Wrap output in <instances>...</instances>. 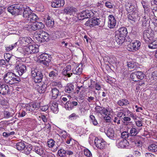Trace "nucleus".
Listing matches in <instances>:
<instances>
[{
  "mask_svg": "<svg viewBox=\"0 0 157 157\" xmlns=\"http://www.w3.org/2000/svg\"><path fill=\"white\" fill-rule=\"evenodd\" d=\"M23 17L25 22L29 23L25 26L27 30L31 31H35L37 29H42L44 27V25L41 22H34L38 17L34 13H32V10L29 8H25L24 9Z\"/></svg>",
  "mask_w": 157,
  "mask_h": 157,
  "instance_id": "nucleus-1",
  "label": "nucleus"
},
{
  "mask_svg": "<svg viewBox=\"0 0 157 157\" xmlns=\"http://www.w3.org/2000/svg\"><path fill=\"white\" fill-rule=\"evenodd\" d=\"M128 33L127 29L124 27L119 28L115 31V38L119 45L121 44L125 41Z\"/></svg>",
  "mask_w": 157,
  "mask_h": 157,
  "instance_id": "nucleus-2",
  "label": "nucleus"
},
{
  "mask_svg": "<svg viewBox=\"0 0 157 157\" xmlns=\"http://www.w3.org/2000/svg\"><path fill=\"white\" fill-rule=\"evenodd\" d=\"M3 79L5 83L10 85L18 83L20 81L18 76L11 72L6 73L3 76Z\"/></svg>",
  "mask_w": 157,
  "mask_h": 157,
  "instance_id": "nucleus-3",
  "label": "nucleus"
},
{
  "mask_svg": "<svg viewBox=\"0 0 157 157\" xmlns=\"http://www.w3.org/2000/svg\"><path fill=\"white\" fill-rule=\"evenodd\" d=\"M23 49V54L27 56L30 54L36 53L39 52L38 47L35 44H31L28 47L25 46Z\"/></svg>",
  "mask_w": 157,
  "mask_h": 157,
  "instance_id": "nucleus-4",
  "label": "nucleus"
},
{
  "mask_svg": "<svg viewBox=\"0 0 157 157\" xmlns=\"http://www.w3.org/2000/svg\"><path fill=\"white\" fill-rule=\"evenodd\" d=\"M31 75L33 78L36 83H39L42 81L43 75L42 73L36 68H33L31 69Z\"/></svg>",
  "mask_w": 157,
  "mask_h": 157,
  "instance_id": "nucleus-5",
  "label": "nucleus"
},
{
  "mask_svg": "<svg viewBox=\"0 0 157 157\" xmlns=\"http://www.w3.org/2000/svg\"><path fill=\"white\" fill-rule=\"evenodd\" d=\"M51 56L46 53H44L39 56V59L40 63L46 66H48L51 61Z\"/></svg>",
  "mask_w": 157,
  "mask_h": 157,
  "instance_id": "nucleus-6",
  "label": "nucleus"
},
{
  "mask_svg": "<svg viewBox=\"0 0 157 157\" xmlns=\"http://www.w3.org/2000/svg\"><path fill=\"white\" fill-rule=\"evenodd\" d=\"M50 36V35L46 32L41 31L40 33L36 35V38L39 42H42L45 41H48Z\"/></svg>",
  "mask_w": 157,
  "mask_h": 157,
  "instance_id": "nucleus-7",
  "label": "nucleus"
},
{
  "mask_svg": "<svg viewBox=\"0 0 157 157\" xmlns=\"http://www.w3.org/2000/svg\"><path fill=\"white\" fill-rule=\"evenodd\" d=\"M94 15V13L91 10H86L82 11L78 15V18L79 20H82L92 17Z\"/></svg>",
  "mask_w": 157,
  "mask_h": 157,
  "instance_id": "nucleus-8",
  "label": "nucleus"
},
{
  "mask_svg": "<svg viewBox=\"0 0 157 157\" xmlns=\"http://www.w3.org/2000/svg\"><path fill=\"white\" fill-rule=\"evenodd\" d=\"M101 22V19L94 17L92 19H89L85 23V25L87 26L93 27L94 26L99 25Z\"/></svg>",
  "mask_w": 157,
  "mask_h": 157,
  "instance_id": "nucleus-9",
  "label": "nucleus"
},
{
  "mask_svg": "<svg viewBox=\"0 0 157 157\" xmlns=\"http://www.w3.org/2000/svg\"><path fill=\"white\" fill-rule=\"evenodd\" d=\"M129 143L125 139L119 138L116 140V146L119 148H127L129 147Z\"/></svg>",
  "mask_w": 157,
  "mask_h": 157,
  "instance_id": "nucleus-10",
  "label": "nucleus"
},
{
  "mask_svg": "<svg viewBox=\"0 0 157 157\" xmlns=\"http://www.w3.org/2000/svg\"><path fill=\"white\" fill-rule=\"evenodd\" d=\"M141 45V43L139 40H136L133 42H130L127 46V50L131 52L138 50Z\"/></svg>",
  "mask_w": 157,
  "mask_h": 157,
  "instance_id": "nucleus-11",
  "label": "nucleus"
},
{
  "mask_svg": "<svg viewBox=\"0 0 157 157\" xmlns=\"http://www.w3.org/2000/svg\"><path fill=\"white\" fill-rule=\"evenodd\" d=\"M142 38L146 42H148L153 38V33L151 31L145 30L143 32Z\"/></svg>",
  "mask_w": 157,
  "mask_h": 157,
  "instance_id": "nucleus-12",
  "label": "nucleus"
},
{
  "mask_svg": "<svg viewBox=\"0 0 157 157\" xmlns=\"http://www.w3.org/2000/svg\"><path fill=\"white\" fill-rule=\"evenodd\" d=\"M15 69L19 75L20 76L22 75L26 71V68L25 65L21 63H17L15 66Z\"/></svg>",
  "mask_w": 157,
  "mask_h": 157,
  "instance_id": "nucleus-13",
  "label": "nucleus"
},
{
  "mask_svg": "<svg viewBox=\"0 0 157 157\" xmlns=\"http://www.w3.org/2000/svg\"><path fill=\"white\" fill-rule=\"evenodd\" d=\"M21 9V8L19 4L12 5L7 8L8 11L12 14H18L19 11Z\"/></svg>",
  "mask_w": 157,
  "mask_h": 157,
  "instance_id": "nucleus-14",
  "label": "nucleus"
},
{
  "mask_svg": "<svg viewBox=\"0 0 157 157\" xmlns=\"http://www.w3.org/2000/svg\"><path fill=\"white\" fill-rule=\"evenodd\" d=\"M10 90L8 85L0 83V94L2 95H6L10 93Z\"/></svg>",
  "mask_w": 157,
  "mask_h": 157,
  "instance_id": "nucleus-15",
  "label": "nucleus"
},
{
  "mask_svg": "<svg viewBox=\"0 0 157 157\" xmlns=\"http://www.w3.org/2000/svg\"><path fill=\"white\" fill-rule=\"evenodd\" d=\"M94 144L96 147L99 149H102L105 147V142L102 139H99L96 138L94 140Z\"/></svg>",
  "mask_w": 157,
  "mask_h": 157,
  "instance_id": "nucleus-16",
  "label": "nucleus"
},
{
  "mask_svg": "<svg viewBox=\"0 0 157 157\" xmlns=\"http://www.w3.org/2000/svg\"><path fill=\"white\" fill-rule=\"evenodd\" d=\"M108 27L111 29L114 28L116 24V20L115 18L113 15H110L108 16Z\"/></svg>",
  "mask_w": 157,
  "mask_h": 157,
  "instance_id": "nucleus-17",
  "label": "nucleus"
},
{
  "mask_svg": "<svg viewBox=\"0 0 157 157\" xmlns=\"http://www.w3.org/2000/svg\"><path fill=\"white\" fill-rule=\"evenodd\" d=\"M77 11L76 9L73 6H69L66 7L63 10V13L66 14L73 15Z\"/></svg>",
  "mask_w": 157,
  "mask_h": 157,
  "instance_id": "nucleus-18",
  "label": "nucleus"
},
{
  "mask_svg": "<svg viewBox=\"0 0 157 157\" xmlns=\"http://www.w3.org/2000/svg\"><path fill=\"white\" fill-rule=\"evenodd\" d=\"M64 4V0H54L51 3V6L53 8H59L63 6Z\"/></svg>",
  "mask_w": 157,
  "mask_h": 157,
  "instance_id": "nucleus-19",
  "label": "nucleus"
},
{
  "mask_svg": "<svg viewBox=\"0 0 157 157\" xmlns=\"http://www.w3.org/2000/svg\"><path fill=\"white\" fill-rule=\"evenodd\" d=\"M32 40L30 37H23L19 38L18 42L21 44V45L24 44H28L31 43Z\"/></svg>",
  "mask_w": 157,
  "mask_h": 157,
  "instance_id": "nucleus-20",
  "label": "nucleus"
},
{
  "mask_svg": "<svg viewBox=\"0 0 157 157\" xmlns=\"http://www.w3.org/2000/svg\"><path fill=\"white\" fill-rule=\"evenodd\" d=\"M71 70V65H67L66 67L63 69L62 74L63 75L70 77L72 75V72L70 73Z\"/></svg>",
  "mask_w": 157,
  "mask_h": 157,
  "instance_id": "nucleus-21",
  "label": "nucleus"
},
{
  "mask_svg": "<svg viewBox=\"0 0 157 157\" xmlns=\"http://www.w3.org/2000/svg\"><path fill=\"white\" fill-rule=\"evenodd\" d=\"M77 105L78 102L77 101H68L65 105V107L66 109L71 110L74 109L75 106Z\"/></svg>",
  "mask_w": 157,
  "mask_h": 157,
  "instance_id": "nucleus-22",
  "label": "nucleus"
},
{
  "mask_svg": "<svg viewBox=\"0 0 157 157\" xmlns=\"http://www.w3.org/2000/svg\"><path fill=\"white\" fill-rule=\"evenodd\" d=\"M4 58L7 62L9 63L10 64L14 63L13 60H15L16 57L13 56H11L8 53H5L4 54Z\"/></svg>",
  "mask_w": 157,
  "mask_h": 157,
  "instance_id": "nucleus-23",
  "label": "nucleus"
},
{
  "mask_svg": "<svg viewBox=\"0 0 157 157\" xmlns=\"http://www.w3.org/2000/svg\"><path fill=\"white\" fill-rule=\"evenodd\" d=\"M58 104L54 100L51 101L50 102L49 106L52 111L54 113H57L58 111Z\"/></svg>",
  "mask_w": 157,
  "mask_h": 157,
  "instance_id": "nucleus-24",
  "label": "nucleus"
},
{
  "mask_svg": "<svg viewBox=\"0 0 157 157\" xmlns=\"http://www.w3.org/2000/svg\"><path fill=\"white\" fill-rule=\"evenodd\" d=\"M130 112V111L127 109H120L118 112L117 115L118 117L121 120H122L124 116H126V112Z\"/></svg>",
  "mask_w": 157,
  "mask_h": 157,
  "instance_id": "nucleus-25",
  "label": "nucleus"
},
{
  "mask_svg": "<svg viewBox=\"0 0 157 157\" xmlns=\"http://www.w3.org/2000/svg\"><path fill=\"white\" fill-rule=\"evenodd\" d=\"M25 106L26 110L29 112L33 111L37 107L36 103H34L27 104L25 105Z\"/></svg>",
  "mask_w": 157,
  "mask_h": 157,
  "instance_id": "nucleus-26",
  "label": "nucleus"
},
{
  "mask_svg": "<svg viewBox=\"0 0 157 157\" xmlns=\"http://www.w3.org/2000/svg\"><path fill=\"white\" fill-rule=\"evenodd\" d=\"M74 86L72 84H68L65 87V91L68 93H71L74 92Z\"/></svg>",
  "mask_w": 157,
  "mask_h": 157,
  "instance_id": "nucleus-27",
  "label": "nucleus"
},
{
  "mask_svg": "<svg viewBox=\"0 0 157 157\" xmlns=\"http://www.w3.org/2000/svg\"><path fill=\"white\" fill-rule=\"evenodd\" d=\"M33 151L38 154L41 155L44 153V149L41 147H34L33 148Z\"/></svg>",
  "mask_w": 157,
  "mask_h": 157,
  "instance_id": "nucleus-28",
  "label": "nucleus"
},
{
  "mask_svg": "<svg viewBox=\"0 0 157 157\" xmlns=\"http://www.w3.org/2000/svg\"><path fill=\"white\" fill-rule=\"evenodd\" d=\"M52 94V98L53 99H56L59 94V91L56 88H54L52 89L51 91Z\"/></svg>",
  "mask_w": 157,
  "mask_h": 157,
  "instance_id": "nucleus-29",
  "label": "nucleus"
},
{
  "mask_svg": "<svg viewBox=\"0 0 157 157\" xmlns=\"http://www.w3.org/2000/svg\"><path fill=\"white\" fill-rule=\"evenodd\" d=\"M38 86L39 87L37 88L38 92L40 94L44 93L46 90L47 85L44 83L43 84H40L39 85H38Z\"/></svg>",
  "mask_w": 157,
  "mask_h": 157,
  "instance_id": "nucleus-30",
  "label": "nucleus"
},
{
  "mask_svg": "<svg viewBox=\"0 0 157 157\" xmlns=\"http://www.w3.org/2000/svg\"><path fill=\"white\" fill-rule=\"evenodd\" d=\"M105 133L107 136L111 139H113L114 136V131L112 128H109Z\"/></svg>",
  "mask_w": 157,
  "mask_h": 157,
  "instance_id": "nucleus-31",
  "label": "nucleus"
},
{
  "mask_svg": "<svg viewBox=\"0 0 157 157\" xmlns=\"http://www.w3.org/2000/svg\"><path fill=\"white\" fill-rule=\"evenodd\" d=\"M117 104L120 106H126L129 104V102L126 99H122L118 101Z\"/></svg>",
  "mask_w": 157,
  "mask_h": 157,
  "instance_id": "nucleus-32",
  "label": "nucleus"
},
{
  "mask_svg": "<svg viewBox=\"0 0 157 157\" xmlns=\"http://www.w3.org/2000/svg\"><path fill=\"white\" fill-rule=\"evenodd\" d=\"M125 8L127 11L129 13L133 12L136 9L135 6L131 3H128L126 4Z\"/></svg>",
  "mask_w": 157,
  "mask_h": 157,
  "instance_id": "nucleus-33",
  "label": "nucleus"
},
{
  "mask_svg": "<svg viewBox=\"0 0 157 157\" xmlns=\"http://www.w3.org/2000/svg\"><path fill=\"white\" fill-rule=\"evenodd\" d=\"M148 150L152 152H156L157 154V145L155 144H152L149 146Z\"/></svg>",
  "mask_w": 157,
  "mask_h": 157,
  "instance_id": "nucleus-34",
  "label": "nucleus"
},
{
  "mask_svg": "<svg viewBox=\"0 0 157 157\" xmlns=\"http://www.w3.org/2000/svg\"><path fill=\"white\" fill-rule=\"evenodd\" d=\"M16 147L17 149L20 151H23L25 147V144L24 142L21 141L17 143Z\"/></svg>",
  "mask_w": 157,
  "mask_h": 157,
  "instance_id": "nucleus-35",
  "label": "nucleus"
},
{
  "mask_svg": "<svg viewBox=\"0 0 157 157\" xmlns=\"http://www.w3.org/2000/svg\"><path fill=\"white\" fill-rule=\"evenodd\" d=\"M46 25L48 27L52 26L54 24V21L51 19V17L48 16L45 20Z\"/></svg>",
  "mask_w": 157,
  "mask_h": 157,
  "instance_id": "nucleus-36",
  "label": "nucleus"
},
{
  "mask_svg": "<svg viewBox=\"0 0 157 157\" xmlns=\"http://www.w3.org/2000/svg\"><path fill=\"white\" fill-rule=\"evenodd\" d=\"M139 133V131L137 128L132 127L129 131V134L131 136H136Z\"/></svg>",
  "mask_w": 157,
  "mask_h": 157,
  "instance_id": "nucleus-37",
  "label": "nucleus"
},
{
  "mask_svg": "<svg viewBox=\"0 0 157 157\" xmlns=\"http://www.w3.org/2000/svg\"><path fill=\"white\" fill-rule=\"evenodd\" d=\"M127 66L129 68V69L131 70L132 69V70L136 69L137 67L136 65V63L133 62H128Z\"/></svg>",
  "mask_w": 157,
  "mask_h": 157,
  "instance_id": "nucleus-38",
  "label": "nucleus"
},
{
  "mask_svg": "<svg viewBox=\"0 0 157 157\" xmlns=\"http://www.w3.org/2000/svg\"><path fill=\"white\" fill-rule=\"evenodd\" d=\"M71 71L72 72V74H74L79 75L82 73V69L81 68L77 67L75 69H73Z\"/></svg>",
  "mask_w": 157,
  "mask_h": 157,
  "instance_id": "nucleus-39",
  "label": "nucleus"
},
{
  "mask_svg": "<svg viewBox=\"0 0 157 157\" xmlns=\"http://www.w3.org/2000/svg\"><path fill=\"white\" fill-rule=\"evenodd\" d=\"M15 112L13 111V113L10 112L8 111H5L3 112L4 117L6 118H8L12 117L14 115Z\"/></svg>",
  "mask_w": 157,
  "mask_h": 157,
  "instance_id": "nucleus-40",
  "label": "nucleus"
},
{
  "mask_svg": "<svg viewBox=\"0 0 157 157\" xmlns=\"http://www.w3.org/2000/svg\"><path fill=\"white\" fill-rule=\"evenodd\" d=\"M148 47L149 48L155 49L157 48V40H155L148 45Z\"/></svg>",
  "mask_w": 157,
  "mask_h": 157,
  "instance_id": "nucleus-41",
  "label": "nucleus"
},
{
  "mask_svg": "<svg viewBox=\"0 0 157 157\" xmlns=\"http://www.w3.org/2000/svg\"><path fill=\"white\" fill-rule=\"evenodd\" d=\"M58 75V72L57 70L56 69L51 71L49 73V76L52 78H54L57 77Z\"/></svg>",
  "mask_w": 157,
  "mask_h": 157,
  "instance_id": "nucleus-42",
  "label": "nucleus"
},
{
  "mask_svg": "<svg viewBox=\"0 0 157 157\" xmlns=\"http://www.w3.org/2000/svg\"><path fill=\"white\" fill-rule=\"evenodd\" d=\"M141 3L144 8V12L147 13L149 11V7L147 3L144 0L141 1Z\"/></svg>",
  "mask_w": 157,
  "mask_h": 157,
  "instance_id": "nucleus-43",
  "label": "nucleus"
},
{
  "mask_svg": "<svg viewBox=\"0 0 157 157\" xmlns=\"http://www.w3.org/2000/svg\"><path fill=\"white\" fill-rule=\"evenodd\" d=\"M17 42H16L14 44H13L9 46L5 47L6 50L7 51H9L12 50L14 48L16 47L17 45Z\"/></svg>",
  "mask_w": 157,
  "mask_h": 157,
  "instance_id": "nucleus-44",
  "label": "nucleus"
},
{
  "mask_svg": "<svg viewBox=\"0 0 157 157\" xmlns=\"http://www.w3.org/2000/svg\"><path fill=\"white\" fill-rule=\"evenodd\" d=\"M93 92L94 94V96L95 97V98L94 97L90 96V94H89L88 95V98H86L87 101L89 102H91L92 101H94V100H96L97 99V97L96 96V92L95 91H94Z\"/></svg>",
  "mask_w": 157,
  "mask_h": 157,
  "instance_id": "nucleus-45",
  "label": "nucleus"
},
{
  "mask_svg": "<svg viewBox=\"0 0 157 157\" xmlns=\"http://www.w3.org/2000/svg\"><path fill=\"white\" fill-rule=\"evenodd\" d=\"M138 79H143L144 76V75L142 71H135Z\"/></svg>",
  "mask_w": 157,
  "mask_h": 157,
  "instance_id": "nucleus-46",
  "label": "nucleus"
},
{
  "mask_svg": "<svg viewBox=\"0 0 157 157\" xmlns=\"http://www.w3.org/2000/svg\"><path fill=\"white\" fill-rule=\"evenodd\" d=\"M90 121L94 125H96L98 124L97 120L96 119L95 117L93 115H91L90 117Z\"/></svg>",
  "mask_w": 157,
  "mask_h": 157,
  "instance_id": "nucleus-47",
  "label": "nucleus"
},
{
  "mask_svg": "<svg viewBox=\"0 0 157 157\" xmlns=\"http://www.w3.org/2000/svg\"><path fill=\"white\" fill-rule=\"evenodd\" d=\"M79 117V116L78 115H76L75 113H74L71 114L68 117V119L71 120H74Z\"/></svg>",
  "mask_w": 157,
  "mask_h": 157,
  "instance_id": "nucleus-48",
  "label": "nucleus"
},
{
  "mask_svg": "<svg viewBox=\"0 0 157 157\" xmlns=\"http://www.w3.org/2000/svg\"><path fill=\"white\" fill-rule=\"evenodd\" d=\"M66 150L61 148L58 150V154L60 157H63L66 155Z\"/></svg>",
  "mask_w": 157,
  "mask_h": 157,
  "instance_id": "nucleus-49",
  "label": "nucleus"
},
{
  "mask_svg": "<svg viewBox=\"0 0 157 157\" xmlns=\"http://www.w3.org/2000/svg\"><path fill=\"white\" fill-rule=\"evenodd\" d=\"M32 149L33 148H32L31 147H29L28 146L26 147L25 146L24 149L23 150V152L25 153L26 154H28L30 153Z\"/></svg>",
  "mask_w": 157,
  "mask_h": 157,
  "instance_id": "nucleus-50",
  "label": "nucleus"
},
{
  "mask_svg": "<svg viewBox=\"0 0 157 157\" xmlns=\"http://www.w3.org/2000/svg\"><path fill=\"white\" fill-rule=\"evenodd\" d=\"M131 79L134 81H137L138 80L137 76L136 75V72L132 73L130 75Z\"/></svg>",
  "mask_w": 157,
  "mask_h": 157,
  "instance_id": "nucleus-51",
  "label": "nucleus"
},
{
  "mask_svg": "<svg viewBox=\"0 0 157 157\" xmlns=\"http://www.w3.org/2000/svg\"><path fill=\"white\" fill-rule=\"evenodd\" d=\"M122 120V121L123 122L124 124L127 125V123L129 122V121H131V119L129 116V117H126V116L124 117Z\"/></svg>",
  "mask_w": 157,
  "mask_h": 157,
  "instance_id": "nucleus-52",
  "label": "nucleus"
},
{
  "mask_svg": "<svg viewBox=\"0 0 157 157\" xmlns=\"http://www.w3.org/2000/svg\"><path fill=\"white\" fill-rule=\"evenodd\" d=\"M83 153L84 155L87 157H90L92 155L90 151L87 148L83 150Z\"/></svg>",
  "mask_w": 157,
  "mask_h": 157,
  "instance_id": "nucleus-53",
  "label": "nucleus"
},
{
  "mask_svg": "<svg viewBox=\"0 0 157 157\" xmlns=\"http://www.w3.org/2000/svg\"><path fill=\"white\" fill-rule=\"evenodd\" d=\"M59 134L60 136L62 138L65 139L67 136L66 132L65 131H61L59 132Z\"/></svg>",
  "mask_w": 157,
  "mask_h": 157,
  "instance_id": "nucleus-54",
  "label": "nucleus"
},
{
  "mask_svg": "<svg viewBox=\"0 0 157 157\" xmlns=\"http://www.w3.org/2000/svg\"><path fill=\"white\" fill-rule=\"evenodd\" d=\"M129 134V133L127 132H123L121 133V138L126 139L128 137Z\"/></svg>",
  "mask_w": 157,
  "mask_h": 157,
  "instance_id": "nucleus-55",
  "label": "nucleus"
},
{
  "mask_svg": "<svg viewBox=\"0 0 157 157\" xmlns=\"http://www.w3.org/2000/svg\"><path fill=\"white\" fill-rule=\"evenodd\" d=\"M100 114L102 115H107L108 114V111L106 109L103 107Z\"/></svg>",
  "mask_w": 157,
  "mask_h": 157,
  "instance_id": "nucleus-56",
  "label": "nucleus"
},
{
  "mask_svg": "<svg viewBox=\"0 0 157 157\" xmlns=\"http://www.w3.org/2000/svg\"><path fill=\"white\" fill-rule=\"evenodd\" d=\"M55 141L52 139L50 140L48 142V145L49 147H52L54 145Z\"/></svg>",
  "mask_w": 157,
  "mask_h": 157,
  "instance_id": "nucleus-57",
  "label": "nucleus"
},
{
  "mask_svg": "<svg viewBox=\"0 0 157 157\" xmlns=\"http://www.w3.org/2000/svg\"><path fill=\"white\" fill-rule=\"evenodd\" d=\"M128 18L129 20H130L134 22L135 21V15L132 14H129L128 15Z\"/></svg>",
  "mask_w": 157,
  "mask_h": 157,
  "instance_id": "nucleus-58",
  "label": "nucleus"
},
{
  "mask_svg": "<svg viewBox=\"0 0 157 157\" xmlns=\"http://www.w3.org/2000/svg\"><path fill=\"white\" fill-rule=\"evenodd\" d=\"M8 64H10L9 62H7V61L4 59H1L0 60V64L2 65L7 66Z\"/></svg>",
  "mask_w": 157,
  "mask_h": 157,
  "instance_id": "nucleus-59",
  "label": "nucleus"
},
{
  "mask_svg": "<svg viewBox=\"0 0 157 157\" xmlns=\"http://www.w3.org/2000/svg\"><path fill=\"white\" fill-rule=\"evenodd\" d=\"M105 6L107 8L112 9L113 8V5L109 2H106L105 3Z\"/></svg>",
  "mask_w": 157,
  "mask_h": 157,
  "instance_id": "nucleus-60",
  "label": "nucleus"
},
{
  "mask_svg": "<svg viewBox=\"0 0 157 157\" xmlns=\"http://www.w3.org/2000/svg\"><path fill=\"white\" fill-rule=\"evenodd\" d=\"M51 126L48 123L46 124L45 127H44V130L47 132H49L50 130Z\"/></svg>",
  "mask_w": 157,
  "mask_h": 157,
  "instance_id": "nucleus-61",
  "label": "nucleus"
},
{
  "mask_svg": "<svg viewBox=\"0 0 157 157\" xmlns=\"http://www.w3.org/2000/svg\"><path fill=\"white\" fill-rule=\"evenodd\" d=\"M102 107H101L100 106H97L95 108V109L96 112L97 113H101V110L102 108Z\"/></svg>",
  "mask_w": 157,
  "mask_h": 157,
  "instance_id": "nucleus-62",
  "label": "nucleus"
},
{
  "mask_svg": "<svg viewBox=\"0 0 157 157\" xmlns=\"http://www.w3.org/2000/svg\"><path fill=\"white\" fill-rule=\"evenodd\" d=\"M135 144L136 146L138 147H140L142 146V143L140 141V140H138L136 141L135 142Z\"/></svg>",
  "mask_w": 157,
  "mask_h": 157,
  "instance_id": "nucleus-63",
  "label": "nucleus"
},
{
  "mask_svg": "<svg viewBox=\"0 0 157 157\" xmlns=\"http://www.w3.org/2000/svg\"><path fill=\"white\" fill-rule=\"evenodd\" d=\"M25 111L22 110L19 112L18 113V117H24L25 116Z\"/></svg>",
  "mask_w": 157,
  "mask_h": 157,
  "instance_id": "nucleus-64",
  "label": "nucleus"
}]
</instances>
